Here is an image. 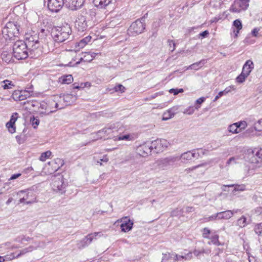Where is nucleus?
Masks as SVG:
<instances>
[{"instance_id":"c9c22d12","label":"nucleus","mask_w":262,"mask_h":262,"mask_svg":"<svg viewBox=\"0 0 262 262\" xmlns=\"http://www.w3.org/2000/svg\"><path fill=\"white\" fill-rule=\"evenodd\" d=\"M202 61H200L194 63L190 65L189 66L187 67L186 69V70L193 69V70H198L202 67V66H201V64H202Z\"/></svg>"},{"instance_id":"7ed1b4c3","label":"nucleus","mask_w":262,"mask_h":262,"mask_svg":"<svg viewBox=\"0 0 262 262\" xmlns=\"http://www.w3.org/2000/svg\"><path fill=\"white\" fill-rule=\"evenodd\" d=\"M13 53L14 57L18 60L26 58L29 55L27 41H16L13 46Z\"/></svg>"},{"instance_id":"774afa93","label":"nucleus","mask_w":262,"mask_h":262,"mask_svg":"<svg viewBox=\"0 0 262 262\" xmlns=\"http://www.w3.org/2000/svg\"><path fill=\"white\" fill-rule=\"evenodd\" d=\"M205 101V98L201 97L196 100V103L198 104H201Z\"/></svg>"},{"instance_id":"ea45409f","label":"nucleus","mask_w":262,"mask_h":262,"mask_svg":"<svg viewBox=\"0 0 262 262\" xmlns=\"http://www.w3.org/2000/svg\"><path fill=\"white\" fill-rule=\"evenodd\" d=\"M227 186H225L226 187ZM228 187H233L234 186V190L235 191H244L246 190V186L244 184L242 185H228Z\"/></svg>"},{"instance_id":"a18cd8bd","label":"nucleus","mask_w":262,"mask_h":262,"mask_svg":"<svg viewBox=\"0 0 262 262\" xmlns=\"http://www.w3.org/2000/svg\"><path fill=\"white\" fill-rule=\"evenodd\" d=\"M254 231L258 235H260L262 233V224H258L255 225L254 227Z\"/></svg>"},{"instance_id":"0e129e2a","label":"nucleus","mask_w":262,"mask_h":262,"mask_svg":"<svg viewBox=\"0 0 262 262\" xmlns=\"http://www.w3.org/2000/svg\"><path fill=\"white\" fill-rule=\"evenodd\" d=\"M21 176V173H16V174H14L13 175L11 176V177H10V178L9 179V180H15L17 178H18V177H19L20 176Z\"/></svg>"},{"instance_id":"72a5a7b5","label":"nucleus","mask_w":262,"mask_h":262,"mask_svg":"<svg viewBox=\"0 0 262 262\" xmlns=\"http://www.w3.org/2000/svg\"><path fill=\"white\" fill-rule=\"evenodd\" d=\"M254 130H256L254 127L249 128L243 133V136L245 137H250L253 136L254 135Z\"/></svg>"},{"instance_id":"5701e85b","label":"nucleus","mask_w":262,"mask_h":262,"mask_svg":"<svg viewBox=\"0 0 262 262\" xmlns=\"http://www.w3.org/2000/svg\"><path fill=\"white\" fill-rule=\"evenodd\" d=\"M233 26L235 29H236V30L235 29L233 30V32L235 37H237L239 31L242 29L243 27L241 20L239 19L235 20L233 23Z\"/></svg>"},{"instance_id":"473e14b6","label":"nucleus","mask_w":262,"mask_h":262,"mask_svg":"<svg viewBox=\"0 0 262 262\" xmlns=\"http://www.w3.org/2000/svg\"><path fill=\"white\" fill-rule=\"evenodd\" d=\"M162 255H163V256H162V258L161 261L162 262H164V261H168V260H169L170 259H173V255H174V253H168V252H167V253H163Z\"/></svg>"},{"instance_id":"0eeeda50","label":"nucleus","mask_w":262,"mask_h":262,"mask_svg":"<svg viewBox=\"0 0 262 262\" xmlns=\"http://www.w3.org/2000/svg\"><path fill=\"white\" fill-rule=\"evenodd\" d=\"M179 160H180V158L178 156H170L157 160V164L159 168L165 170L169 166H172L176 162Z\"/></svg>"},{"instance_id":"338daca9","label":"nucleus","mask_w":262,"mask_h":262,"mask_svg":"<svg viewBox=\"0 0 262 262\" xmlns=\"http://www.w3.org/2000/svg\"><path fill=\"white\" fill-rule=\"evenodd\" d=\"M258 31H259V29H258L257 28H255L252 31V34L253 35V36L256 37L257 36Z\"/></svg>"},{"instance_id":"20e7f679","label":"nucleus","mask_w":262,"mask_h":262,"mask_svg":"<svg viewBox=\"0 0 262 262\" xmlns=\"http://www.w3.org/2000/svg\"><path fill=\"white\" fill-rule=\"evenodd\" d=\"M2 34L6 39H12L19 34L18 26L15 22H8L2 30Z\"/></svg>"},{"instance_id":"aec40b11","label":"nucleus","mask_w":262,"mask_h":262,"mask_svg":"<svg viewBox=\"0 0 262 262\" xmlns=\"http://www.w3.org/2000/svg\"><path fill=\"white\" fill-rule=\"evenodd\" d=\"M218 220H228L233 216V212L230 210L218 212Z\"/></svg>"},{"instance_id":"09e8293b","label":"nucleus","mask_w":262,"mask_h":262,"mask_svg":"<svg viewBox=\"0 0 262 262\" xmlns=\"http://www.w3.org/2000/svg\"><path fill=\"white\" fill-rule=\"evenodd\" d=\"M30 122L32 123V125L33 126L34 128H36V127L39 124V120L38 119L35 118V117H32L30 119Z\"/></svg>"},{"instance_id":"c85d7f7f","label":"nucleus","mask_w":262,"mask_h":262,"mask_svg":"<svg viewBox=\"0 0 262 262\" xmlns=\"http://www.w3.org/2000/svg\"><path fill=\"white\" fill-rule=\"evenodd\" d=\"M103 236V234L101 232H96L88 234L86 236L90 243L94 239H96L97 237H101Z\"/></svg>"},{"instance_id":"7c9ffc66","label":"nucleus","mask_w":262,"mask_h":262,"mask_svg":"<svg viewBox=\"0 0 262 262\" xmlns=\"http://www.w3.org/2000/svg\"><path fill=\"white\" fill-rule=\"evenodd\" d=\"M239 160L240 158L238 156L232 157L227 160L226 162V166H229L230 165L239 164Z\"/></svg>"},{"instance_id":"f8f14e48","label":"nucleus","mask_w":262,"mask_h":262,"mask_svg":"<svg viewBox=\"0 0 262 262\" xmlns=\"http://www.w3.org/2000/svg\"><path fill=\"white\" fill-rule=\"evenodd\" d=\"M153 150L151 142H146L140 145L137 148V152L143 157H147L151 154Z\"/></svg>"},{"instance_id":"4468645a","label":"nucleus","mask_w":262,"mask_h":262,"mask_svg":"<svg viewBox=\"0 0 262 262\" xmlns=\"http://www.w3.org/2000/svg\"><path fill=\"white\" fill-rule=\"evenodd\" d=\"M121 222L122 223L120 225V228L121 229V231L123 232H126L130 231L133 226V222L127 217H125L124 218H122L121 220Z\"/></svg>"},{"instance_id":"b1692460","label":"nucleus","mask_w":262,"mask_h":262,"mask_svg":"<svg viewBox=\"0 0 262 262\" xmlns=\"http://www.w3.org/2000/svg\"><path fill=\"white\" fill-rule=\"evenodd\" d=\"M111 0H93V3L96 7L101 8H104L110 4Z\"/></svg>"},{"instance_id":"9d476101","label":"nucleus","mask_w":262,"mask_h":262,"mask_svg":"<svg viewBox=\"0 0 262 262\" xmlns=\"http://www.w3.org/2000/svg\"><path fill=\"white\" fill-rule=\"evenodd\" d=\"M249 0H235L230 10L232 12L239 13L246 10L249 6Z\"/></svg>"},{"instance_id":"a878e982","label":"nucleus","mask_w":262,"mask_h":262,"mask_svg":"<svg viewBox=\"0 0 262 262\" xmlns=\"http://www.w3.org/2000/svg\"><path fill=\"white\" fill-rule=\"evenodd\" d=\"M248 224L249 222L247 221V217L244 215H242L237 220L236 225L240 228H244Z\"/></svg>"},{"instance_id":"5fc2aeb1","label":"nucleus","mask_w":262,"mask_h":262,"mask_svg":"<svg viewBox=\"0 0 262 262\" xmlns=\"http://www.w3.org/2000/svg\"><path fill=\"white\" fill-rule=\"evenodd\" d=\"M183 91V89H171L169 91L170 93H173L174 95H178L180 93H182Z\"/></svg>"},{"instance_id":"69168bd1","label":"nucleus","mask_w":262,"mask_h":262,"mask_svg":"<svg viewBox=\"0 0 262 262\" xmlns=\"http://www.w3.org/2000/svg\"><path fill=\"white\" fill-rule=\"evenodd\" d=\"M163 95V92L156 93L154 94H153V95H152L151 96H150V99H154L156 97H157V96H160V95Z\"/></svg>"},{"instance_id":"bf43d9fd","label":"nucleus","mask_w":262,"mask_h":262,"mask_svg":"<svg viewBox=\"0 0 262 262\" xmlns=\"http://www.w3.org/2000/svg\"><path fill=\"white\" fill-rule=\"evenodd\" d=\"M17 115H18V114L17 113H15L13 114V115H12L11 119L9 121L11 123H12L13 124H15V123L17 119Z\"/></svg>"},{"instance_id":"bb28decb","label":"nucleus","mask_w":262,"mask_h":262,"mask_svg":"<svg viewBox=\"0 0 262 262\" xmlns=\"http://www.w3.org/2000/svg\"><path fill=\"white\" fill-rule=\"evenodd\" d=\"M91 39L92 37L91 36H88L80 40V41L79 42L76 43L77 46L78 47L79 49H82L91 41Z\"/></svg>"},{"instance_id":"423d86ee","label":"nucleus","mask_w":262,"mask_h":262,"mask_svg":"<svg viewBox=\"0 0 262 262\" xmlns=\"http://www.w3.org/2000/svg\"><path fill=\"white\" fill-rule=\"evenodd\" d=\"M247 158L250 163L255 165V168L260 167L262 163V149H259L255 154L253 151L248 152Z\"/></svg>"},{"instance_id":"de8ad7c7","label":"nucleus","mask_w":262,"mask_h":262,"mask_svg":"<svg viewBox=\"0 0 262 262\" xmlns=\"http://www.w3.org/2000/svg\"><path fill=\"white\" fill-rule=\"evenodd\" d=\"M254 128L256 130L262 131V119L255 124Z\"/></svg>"},{"instance_id":"58836bf2","label":"nucleus","mask_w":262,"mask_h":262,"mask_svg":"<svg viewBox=\"0 0 262 262\" xmlns=\"http://www.w3.org/2000/svg\"><path fill=\"white\" fill-rule=\"evenodd\" d=\"M33 250V247L32 246H30L28 248H26L23 250H21L20 252L15 256V257H18L23 255L25 254L26 253L31 252Z\"/></svg>"},{"instance_id":"e433bc0d","label":"nucleus","mask_w":262,"mask_h":262,"mask_svg":"<svg viewBox=\"0 0 262 262\" xmlns=\"http://www.w3.org/2000/svg\"><path fill=\"white\" fill-rule=\"evenodd\" d=\"M237 126L238 128V130H240V132L243 130H244L247 127V123L245 121H241L237 122Z\"/></svg>"},{"instance_id":"dca6fc26","label":"nucleus","mask_w":262,"mask_h":262,"mask_svg":"<svg viewBox=\"0 0 262 262\" xmlns=\"http://www.w3.org/2000/svg\"><path fill=\"white\" fill-rule=\"evenodd\" d=\"M253 68L254 64L253 61L250 60H247L243 67V74L246 75V76H249Z\"/></svg>"},{"instance_id":"39448f33","label":"nucleus","mask_w":262,"mask_h":262,"mask_svg":"<svg viewBox=\"0 0 262 262\" xmlns=\"http://www.w3.org/2000/svg\"><path fill=\"white\" fill-rule=\"evenodd\" d=\"M28 50L31 55L38 56L41 53L42 50L40 42L38 39H35L34 37H29L27 40Z\"/></svg>"},{"instance_id":"680f3d73","label":"nucleus","mask_w":262,"mask_h":262,"mask_svg":"<svg viewBox=\"0 0 262 262\" xmlns=\"http://www.w3.org/2000/svg\"><path fill=\"white\" fill-rule=\"evenodd\" d=\"M73 81V78L72 75H67V84L71 83Z\"/></svg>"},{"instance_id":"412c9836","label":"nucleus","mask_w":262,"mask_h":262,"mask_svg":"<svg viewBox=\"0 0 262 262\" xmlns=\"http://www.w3.org/2000/svg\"><path fill=\"white\" fill-rule=\"evenodd\" d=\"M113 140L115 141H120V140H125V141H132L134 140V137L132 135L130 134H125V135H119L117 136H114L113 137Z\"/></svg>"},{"instance_id":"4d7b16f0","label":"nucleus","mask_w":262,"mask_h":262,"mask_svg":"<svg viewBox=\"0 0 262 262\" xmlns=\"http://www.w3.org/2000/svg\"><path fill=\"white\" fill-rule=\"evenodd\" d=\"M235 88L234 85H230L226 88L224 91H223L225 95L230 92L232 90H235Z\"/></svg>"},{"instance_id":"f03ea898","label":"nucleus","mask_w":262,"mask_h":262,"mask_svg":"<svg viewBox=\"0 0 262 262\" xmlns=\"http://www.w3.org/2000/svg\"><path fill=\"white\" fill-rule=\"evenodd\" d=\"M94 15L86 14V15H80L75 21V27L80 32L86 30L94 25Z\"/></svg>"},{"instance_id":"3c124183","label":"nucleus","mask_w":262,"mask_h":262,"mask_svg":"<svg viewBox=\"0 0 262 262\" xmlns=\"http://www.w3.org/2000/svg\"><path fill=\"white\" fill-rule=\"evenodd\" d=\"M182 213V209L177 208L171 212V216H177Z\"/></svg>"},{"instance_id":"cd10ccee","label":"nucleus","mask_w":262,"mask_h":262,"mask_svg":"<svg viewBox=\"0 0 262 262\" xmlns=\"http://www.w3.org/2000/svg\"><path fill=\"white\" fill-rule=\"evenodd\" d=\"M90 244V242L86 236L84 238H83L78 243L77 246L79 249H82L87 247Z\"/></svg>"},{"instance_id":"393cba45","label":"nucleus","mask_w":262,"mask_h":262,"mask_svg":"<svg viewBox=\"0 0 262 262\" xmlns=\"http://www.w3.org/2000/svg\"><path fill=\"white\" fill-rule=\"evenodd\" d=\"M14 86V84L11 81L9 80H5L0 82V88H3L4 90H8L12 89Z\"/></svg>"},{"instance_id":"603ef678","label":"nucleus","mask_w":262,"mask_h":262,"mask_svg":"<svg viewBox=\"0 0 262 262\" xmlns=\"http://www.w3.org/2000/svg\"><path fill=\"white\" fill-rule=\"evenodd\" d=\"M194 112V107L193 106H189L184 111L183 113L187 115H191Z\"/></svg>"},{"instance_id":"37998d69","label":"nucleus","mask_w":262,"mask_h":262,"mask_svg":"<svg viewBox=\"0 0 262 262\" xmlns=\"http://www.w3.org/2000/svg\"><path fill=\"white\" fill-rule=\"evenodd\" d=\"M125 90V87L121 84H119L114 88L115 92H120L121 93L124 92Z\"/></svg>"},{"instance_id":"ddd939ff","label":"nucleus","mask_w":262,"mask_h":262,"mask_svg":"<svg viewBox=\"0 0 262 262\" xmlns=\"http://www.w3.org/2000/svg\"><path fill=\"white\" fill-rule=\"evenodd\" d=\"M64 0H48V7L52 12H57L63 7Z\"/></svg>"},{"instance_id":"864d4df0","label":"nucleus","mask_w":262,"mask_h":262,"mask_svg":"<svg viewBox=\"0 0 262 262\" xmlns=\"http://www.w3.org/2000/svg\"><path fill=\"white\" fill-rule=\"evenodd\" d=\"M172 259L173 260V262H178L179 261L183 260V257L182 255H180L174 253Z\"/></svg>"},{"instance_id":"c756f323","label":"nucleus","mask_w":262,"mask_h":262,"mask_svg":"<svg viewBox=\"0 0 262 262\" xmlns=\"http://www.w3.org/2000/svg\"><path fill=\"white\" fill-rule=\"evenodd\" d=\"M228 131L233 134H236L240 133V130H238L237 123H234L229 125L228 127Z\"/></svg>"},{"instance_id":"49530a36","label":"nucleus","mask_w":262,"mask_h":262,"mask_svg":"<svg viewBox=\"0 0 262 262\" xmlns=\"http://www.w3.org/2000/svg\"><path fill=\"white\" fill-rule=\"evenodd\" d=\"M6 126L8 127L9 131L11 133H13L15 132V127H14V124L12 123H11L9 121L6 124Z\"/></svg>"},{"instance_id":"79ce46f5","label":"nucleus","mask_w":262,"mask_h":262,"mask_svg":"<svg viewBox=\"0 0 262 262\" xmlns=\"http://www.w3.org/2000/svg\"><path fill=\"white\" fill-rule=\"evenodd\" d=\"M248 76H246V75H244L243 72H242L241 74L236 77V81L237 82L241 83H243L245 80L246 78H247Z\"/></svg>"},{"instance_id":"2eb2a0df","label":"nucleus","mask_w":262,"mask_h":262,"mask_svg":"<svg viewBox=\"0 0 262 262\" xmlns=\"http://www.w3.org/2000/svg\"><path fill=\"white\" fill-rule=\"evenodd\" d=\"M199 152L196 154L188 151L182 154L180 156L178 157L180 158V160L181 159L182 162L186 163L189 160H192L193 158L196 157V155H199Z\"/></svg>"},{"instance_id":"e2e57ef3","label":"nucleus","mask_w":262,"mask_h":262,"mask_svg":"<svg viewBox=\"0 0 262 262\" xmlns=\"http://www.w3.org/2000/svg\"><path fill=\"white\" fill-rule=\"evenodd\" d=\"M225 95L224 93V92L222 91H221L217 95H216L215 96V97L214 98V99L213 100V101H216L219 98H220V97H221L222 96H223V95Z\"/></svg>"},{"instance_id":"2f4dec72","label":"nucleus","mask_w":262,"mask_h":262,"mask_svg":"<svg viewBox=\"0 0 262 262\" xmlns=\"http://www.w3.org/2000/svg\"><path fill=\"white\" fill-rule=\"evenodd\" d=\"M91 86V84L90 82H86L84 83H81L80 85L77 84L76 83H74L72 85L73 89H84L85 87H90Z\"/></svg>"},{"instance_id":"4c0bfd02","label":"nucleus","mask_w":262,"mask_h":262,"mask_svg":"<svg viewBox=\"0 0 262 262\" xmlns=\"http://www.w3.org/2000/svg\"><path fill=\"white\" fill-rule=\"evenodd\" d=\"M76 100V96L73 95H67V105H71Z\"/></svg>"},{"instance_id":"052dcab7","label":"nucleus","mask_w":262,"mask_h":262,"mask_svg":"<svg viewBox=\"0 0 262 262\" xmlns=\"http://www.w3.org/2000/svg\"><path fill=\"white\" fill-rule=\"evenodd\" d=\"M100 162L99 161H97V163H100V165H102L101 162L106 163V162H108V159L107 156L105 155V156H103V157L102 159H100Z\"/></svg>"},{"instance_id":"1a4fd4ad","label":"nucleus","mask_w":262,"mask_h":262,"mask_svg":"<svg viewBox=\"0 0 262 262\" xmlns=\"http://www.w3.org/2000/svg\"><path fill=\"white\" fill-rule=\"evenodd\" d=\"M33 91L30 89L28 90H15L11 97L16 101L24 100L33 95Z\"/></svg>"},{"instance_id":"6ab92c4d","label":"nucleus","mask_w":262,"mask_h":262,"mask_svg":"<svg viewBox=\"0 0 262 262\" xmlns=\"http://www.w3.org/2000/svg\"><path fill=\"white\" fill-rule=\"evenodd\" d=\"M97 54L95 53H85L83 56L80 57L79 60L76 61L75 64H77L79 63L81 61H84L85 62H90L95 58Z\"/></svg>"},{"instance_id":"6e6552de","label":"nucleus","mask_w":262,"mask_h":262,"mask_svg":"<svg viewBox=\"0 0 262 262\" xmlns=\"http://www.w3.org/2000/svg\"><path fill=\"white\" fill-rule=\"evenodd\" d=\"M145 26L141 20H137L133 23L128 29V34L130 36H136L141 34L145 29Z\"/></svg>"},{"instance_id":"f257e3e1","label":"nucleus","mask_w":262,"mask_h":262,"mask_svg":"<svg viewBox=\"0 0 262 262\" xmlns=\"http://www.w3.org/2000/svg\"><path fill=\"white\" fill-rule=\"evenodd\" d=\"M117 131L114 124L106 126L102 129L91 134L93 141L103 139L106 140L113 138L115 136L114 133Z\"/></svg>"},{"instance_id":"c03bdc74","label":"nucleus","mask_w":262,"mask_h":262,"mask_svg":"<svg viewBox=\"0 0 262 262\" xmlns=\"http://www.w3.org/2000/svg\"><path fill=\"white\" fill-rule=\"evenodd\" d=\"M202 232V235L204 238H210L209 235L210 234V230L208 228H204Z\"/></svg>"},{"instance_id":"13d9d810","label":"nucleus","mask_w":262,"mask_h":262,"mask_svg":"<svg viewBox=\"0 0 262 262\" xmlns=\"http://www.w3.org/2000/svg\"><path fill=\"white\" fill-rule=\"evenodd\" d=\"M192 253L190 251L188 253H187V254H186L185 255H182L183 257V259H184L185 260H188L191 259L192 258Z\"/></svg>"},{"instance_id":"4be33fe9","label":"nucleus","mask_w":262,"mask_h":262,"mask_svg":"<svg viewBox=\"0 0 262 262\" xmlns=\"http://www.w3.org/2000/svg\"><path fill=\"white\" fill-rule=\"evenodd\" d=\"M211 252V250L210 249H204L202 248L201 249H194L193 251V253L196 257H199L201 255H203L204 254L208 255Z\"/></svg>"},{"instance_id":"a19ab883","label":"nucleus","mask_w":262,"mask_h":262,"mask_svg":"<svg viewBox=\"0 0 262 262\" xmlns=\"http://www.w3.org/2000/svg\"><path fill=\"white\" fill-rule=\"evenodd\" d=\"M211 242H208L209 244H210L211 243H212L213 244H214L215 245H220L221 244L219 241V235H214L212 236L211 238Z\"/></svg>"},{"instance_id":"a211bd4d","label":"nucleus","mask_w":262,"mask_h":262,"mask_svg":"<svg viewBox=\"0 0 262 262\" xmlns=\"http://www.w3.org/2000/svg\"><path fill=\"white\" fill-rule=\"evenodd\" d=\"M255 165L251 169L248 165H245L241 169L240 171V175L243 178L250 176L252 173V170L255 169Z\"/></svg>"},{"instance_id":"f704fd0d","label":"nucleus","mask_w":262,"mask_h":262,"mask_svg":"<svg viewBox=\"0 0 262 262\" xmlns=\"http://www.w3.org/2000/svg\"><path fill=\"white\" fill-rule=\"evenodd\" d=\"M52 152L48 150L42 153L39 157V160L42 162L45 161L51 156Z\"/></svg>"},{"instance_id":"9b49d317","label":"nucleus","mask_w":262,"mask_h":262,"mask_svg":"<svg viewBox=\"0 0 262 262\" xmlns=\"http://www.w3.org/2000/svg\"><path fill=\"white\" fill-rule=\"evenodd\" d=\"M152 149H155L156 152H162L168 147L169 143L165 139H157L151 142Z\"/></svg>"},{"instance_id":"f3484780","label":"nucleus","mask_w":262,"mask_h":262,"mask_svg":"<svg viewBox=\"0 0 262 262\" xmlns=\"http://www.w3.org/2000/svg\"><path fill=\"white\" fill-rule=\"evenodd\" d=\"M178 110V106H173L164 113L163 120H167L174 116Z\"/></svg>"},{"instance_id":"8fccbe9b","label":"nucleus","mask_w":262,"mask_h":262,"mask_svg":"<svg viewBox=\"0 0 262 262\" xmlns=\"http://www.w3.org/2000/svg\"><path fill=\"white\" fill-rule=\"evenodd\" d=\"M217 215H219L218 213H217L216 214H213V215L209 216L208 217L206 218L205 219V221L206 222L214 221H215L216 220H218V216Z\"/></svg>"},{"instance_id":"6e6d98bb","label":"nucleus","mask_w":262,"mask_h":262,"mask_svg":"<svg viewBox=\"0 0 262 262\" xmlns=\"http://www.w3.org/2000/svg\"><path fill=\"white\" fill-rule=\"evenodd\" d=\"M2 57L3 60H4L6 62H9L11 59V56L10 54L7 55L5 53H3L2 54Z\"/></svg>"}]
</instances>
